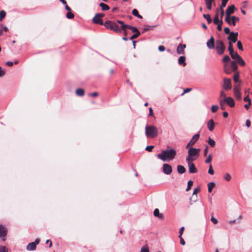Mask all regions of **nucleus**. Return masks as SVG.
<instances>
[{"mask_svg": "<svg viewBox=\"0 0 252 252\" xmlns=\"http://www.w3.org/2000/svg\"><path fill=\"white\" fill-rule=\"evenodd\" d=\"M118 20L115 21L109 20L106 21L105 22L104 26L106 27V28L116 33H120L123 32V34L125 36H126L127 31L126 30L127 29V27L122 28L121 24H120L119 23H118Z\"/></svg>", "mask_w": 252, "mask_h": 252, "instance_id": "f257e3e1", "label": "nucleus"}, {"mask_svg": "<svg viewBox=\"0 0 252 252\" xmlns=\"http://www.w3.org/2000/svg\"><path fill=\"white\" fill-rule=\"evenodd\" d=\"M176 152L174 149H166L161 152L157 157L163 161L172 160L176 155Z\"/></svg>", "mask_w": 252, "mask_h": 252, "instance_id": "f03ea898", "label": "nucleus"}, {"mask_svg": "<svg viewBox=\"0 0 252 252\" xmlns=\"http://www.w3.org/2000/svg\"><path fill=\"white\" fill-rule=\"evenodd\" d=\"M145 134L148 138H155L158 135V128L155 126L147 125L145 127Z\"/></svg>", "mask_w": 252, "mask_h": 252, "instance_id": "7ed1b4c3", "label": "nucleus"}, {"mask_svg": "<svg viewBox=\"0 0 252 252\" xmlns=\"http://www.w3.org/2000/svg\"><path fill=\"white\" fill-rule=\"evenodd\" d=\"M200 149L190 148L188 150V155L186 157V161H194L196 159L199 155Z\"/></svg>", "mask_w": 252, "mask_h": 252, "instance_id": "20e7f679", "label": "nucleus"}, {"mask_svg": "<svg viewBox=\"0 0 252 252\" xmlns=\"http://www.w3.org/2000/svg\"><path fill=\"white\" fill-rule=\"evenodd\" d=\"M216 49L217 53L220 55L223 54L225 49V47L223 42L221 40H217L216 41Z\"/></svg>", "mask_w": 252, "mask_h": 252, "instance_id": "39448f33", "label": "nucleus"}, {"mask_svg": "<svg viewBox=\"0 0 252 252\" xmlns=\"http://www.w3.org/2000/svg\"><path fill=\"white\" fill-rule=\"evenodd\" d=\"M238 17H225V21L230 26H234L237 22L239 21Z\"/></svg>", "mask_w": 252, "mask_h": 252, "instance_id": "423d86ee", "label": "nucleus"}, {"mask_svg": "<svg viewBox=\"0 0 252 252\" xmlns=\"http://www.w3.org/2000/svg\"><path fill=\"white\" fill-rule=\"evenodd\" d=\"M241 86L240 84H236L234 86V94L236 98L238 100H241L242 98L241 94L240 92Z\"/></svg>", "mask_w": 252, "mask_h": 252, "instance_id": "0eeeda50", "label": "nucleus"}, {"mask_svg": "<svg viewBox=\"0 0 252 252\" xmlns=\"http://www.w3.org/2000/svg\"><path fill=\"white\" fill-rule=\"evenodd\" d=\"M118 23H119L120 24H121V28H124V27H127V29H129L132 31L133 33L140 32L138 30L136 27H133L131 25L126 24L122 21H118Z\"/></svg>", "mask_w": 252, "mask_h": 252, "instance_id": "6e6552de", "label": "nucleus"}, {"mask_svg": "<svg viewBox=\"0 0 252 252\" xmlns=\"http://www.w3.org/2000/svg\"><path fill=\"white\" fill-rule=\"evenodd\" d=\"M40 242V240L38 238H36L34 242L29 243L26 247V249L28 251H34L36 250V245H38Z\"/></svg>", "mask_w": 252, "mask_h": 252, "instance_id": "1a4fd4ad", "label": "nucleus"}, {"mask_svg": "<svg viewBox=\"0 0 252 252\" xmlns=\"http://www.w3.org/2000/svg\"><path fill=\"white\" fill-rule=\"evenodd\" d=\"M162 172L166 175H170L172 172V166L167 163H164L162 165Z\"/></svg>", "mask_w": 252, "mask_h": 252, "instance_id": "9d476101", "label": "nucleus"}, {"mask_svg": "<svg viewBox=\"0 0 252 252\" xmlns=\"http://www.w3.org/2000/svg\"><path fill=\"white\" fill-rule=\"evenodd\" d=\"M7 233V230L6 227L2 224H0V237L3 241L5 240Z\"/></svg>", "mask_w": 252, "mask_h": 252, "instance_id": "9b49d317", "label": "nucleus"}, {"mask_svg": "<svg viewBox=\"0 0 252 252\" xmlns=\"http://www.w3.org/2000/svg\"><path fill=\"white\" fill-rule=\"evenodd\" d=\"M223 88L225 90H230L232 88L231 80L229 78H224L223 79Z\"/></svg>", "mask_w": 252, "mask_h": 252, "instance_id": "f8f14e48", "label": "nucleus"}, {"mask_svg": "<svg viewBox=\"0 0 252 252\" xmlns=\"http://www.w3.org/2000/svg\"><path fill=\"white\" fill-rule=\"evenodd\" d=\"M192 161H187L189 167V172L190 174L196 173L197 172L198 170L194 164L192 163Z\"/></svg>", "mask_w": 252, "mask_h": 252, "instance_id": "ddd939ff", "label": "nucleus"}, {"mask_svg": "<svg viewBox=\"0 0 252 252\" xmlns=\"http://www.w3.org/2000/svg\"><path fill=\"white\" fill-rule=\"evenodd\" d=\"M222 100L230 107H233L235 106L234 100L231 97H227L226 98H224Z\"/></svg>", "mask_w": 252, "mask_h": 252, "instance_id": "4468645a", "label": "nucleus"}, {"mask_svg": "<svg viewBox=\"0 0 252 252\" xmlns=\"http://www.w3.org/2000/svg\"><path fill=\"white\" fill-rule=\"evenodd\" d=\"M238 35V32H231L230 35L227 37V39L230 42L235 43L237 40V37Z\"/></svg>", "mask_w": 252, "mask_h": 252, "instance_id": "2eb2a0df", "label": "nucleus"}, {"mask_svg": "<svg viewBox=\"0 0 252 252\" xmlns=\"http://www.w3.org/2000/svg\"><path fill=\"white\" fill-rule=\"evenodd\" d=\"M228 0H222L220 8L218 9L215 16H219V12H220V16H224V11L223 8L225 7Z\"/></svg>", "mask_w": 252, "mask_h": 252, "instance_id": "dca6fc26", "label": "nucleus"}, {"mask_svg": "<svg viewBox=\"0 0 252 252\" xmlns=\"http://www.w3.org/2000/svg\"><path fill=\"white\" fill-rule=\"evenodd\" d=\"M186 48V45L180 43L177 48V53L179 55L184 54L185 49Z\"/></svg>", "mask_w": 252, "mask_h": 252, "instance_id": "f3484780", "label": "nucleus"}, {"mask_svg": "<svg viewBox=\"0 0 252 252\" xmlns=\"http://www.w3.org/2000/svg\"><path fill=\"white\" fill-rule=\"evenodd\" d=\"M200 136V131L195 134L191 138V139L188 143V145H193L198 140Z\"/></svg>", "mask_w": 252, "mask_h": 252, "instance_id": "a211bd4d", "label": "nucleus"}, {"mask_svg": "<svg viewBox=\"0 0 252 252\" xmlns=\"http://www.w3.org/2000/svg\"><path fill=\"white\" fill-rule=\"evenodd\" d=\"M102 17H94L92 19V21L95 24L104 26L105 23L103 22V20L101 18Z\"/></svg>", "mask_w": 252, "mask_h": 252, "instance_id": "6ab92c4d", "label": "nucleus"}, {"mask_svg": "<svg viewBox=\"0 0 252 252\" xmlns=\"http://www.w3.org/2000/svg\"><path fill=\"white\" fill-rule=\"evenodd\" d=\"M235 9L236 8L234 5H231L228 6L226 10L225 16H230L234 12Z\"/></svg>", "mask_w": 252, "mask_h": 252, "instance_id": "aec40b11", "label": "nucleus"}, {"mask_svg": "<svg viewBox=\"0 0 252 252\" xmlns=\"http://www.w3.org/2000/svg\"><path fill=\"white\" fill-rule=\"evenodd\" d=\"M207 46L209 49H212L214 48V38L213 36H211V38L207 42Z\"/></svg>", "mask_w": 252, "mask_h": 252, "instance_id": "412c9836", "label": "nucleus"}, {"mask_svg": "<svg viewBox=\"0 0 252 252\" xmlns=\"http://www.w3.org/2000/svg\"><path fill=\"white\" fill-rule=\"evenodd\" d=\"M244 101L245 102H248V103L247 104H246L244 105V107L246 109H248L249 108V107L252 104V102H251V99L249 98V95H247L246 96H245L244 99H243Z\"/></svg>", "mask_w": 252, "mask_h": 252, "instance_id": "4be33fe9", "label": "nucleus"}, {"mask_svg": "<svg viewBox=\"0 0 252 252\" xmlns=\"http://www.w3.org/2000/svg\"><path fill=\"white\" fill-rule=\"evenodd\" d=\"M215 123L213 119H210L207 123V127L208 129L212 131L214 129Z\"/></svg>", "mask_w": 252, "mask_h": 252, "instance_id": "5701e85b", "label": "nucleus"}, {"mask_svg": "<svg viewBox=\"0 0 252 252\" xmlns=\"http://www.w3.org/2000/svg\"><path fill=\"white\" fill-rule=\"evenodd\" d=\"M178 62L179 65L185 66L186 65V57L185 56L180 57L178 59Z\"/></svg>", "mask_w": 252, "mask_h": 252, "instance_id": "b1692460", "label": "nucleus"}, {"mask_svg": "<svg viewBox=\"0 0 252 252\" xmlns=\"http://www.w3.org/2000/svg\"><path fill=\"white\" fill-rule=\"evenodd\" d=\"M154 215L155 217H158L160 219H163L164 217L162 214L159 213V211L158 209H155L154 211Z\"/></svg>", "mask_w": 252, "mask_h": 252, "instance_id": "393cba45", "label": "nucleus"}, {"mask_svg": "<svg viewBox=\"0 0 252 252\" xmlns=\"http://www.w3.org/2000/svg\"><path fill=\"white\" fill-rule=\"evenodd\" d=\"M177 168L179 174H184L186 171L185 167L181 165H178Z\"/></svg>", "mask_w": 252, "mask_h": 252, "instance_id": "a878e982", "label": "nucleus"}, {"mask_svg": "<svg viewBox=\"0 0 252 252\" xmlns=\"http://www.w3.org/2000/svg\"><path fill=\"white\" fill-rule=\"evenodd\" d=\"M206 7L208 10H211L212 8V5L215 0H204Z\"/></svg>", "mask_w": 252, "mask_h": 252, "instance_id": "bb28decb", "label": "nucleus"}, {"mask_svg": "<svg viewBox=\"0 0 252 252\" xmlns=\"http://www.w3.org/2000/svg\"><path fill=\"white\" fill-rule=\"evenodd\" d=\"M214 19H213V22L215 25L219 24L220 23H222V17H220H220H214Z\"/></svg>", "mask_w": 252, "mask_h": 252, "instance_id": "cd10ccee", "label": "nucleus"}, {"mask_svg": "<svg viewBox=\"0 0 252 252\" xmlns=\"http://www.w3.org/2000/svg\"><path fill=\"white\" fill-rule=\"evenodd\" d=\"M76 94L78 96H83L84 95V90L82 89L79 88L76 90Z\"/></svg>", "mask_w": 252, "mask_h": 252, "instance_id": "c85d7f7f", "label": "nucleus"}, {"mask_svg": "<svg viewBox=\"0 0 252 252\" xmlns=\"http://www.w3.org/2000/svg\"><path fill=\"white\" fill-rule=\"evenodd\" d=\"M236 62L240 65H241V66L245 65V62H244V61L243 60V59L241 58V56L239 58H238L237 59H236Z\"/></svg>", "mask_w": 252, "mask_h": 252, "instance_id": "c756f323", "label": "nucleus"}, {"mask_svg": "<svg viewBox=\"0 0 252 252\" xmlns=\"http://www.w3.org/2000/svg\"><path fill=\"white\" fill-rule=\"evenodd\" d=\"M231 57V58L233 59L236 61V59H237L238 58L240 57V56L238 54L237 52H233L231 53V55H230Z\"/></svg>", "mask_w": 252, "mask_h": 252, "instance_id": "7c9ffc66", "label": "nucleus"}, {"mask_svg": "<svg viewBox=\"0 0 252 252\" xmlns=\"http://www.w3.org/2000/svg\"><path fill=\"white\" fill-rule=\"evenodd\" d=\"M230 66L233 71H236L238 69V66L236 63L234 61L231 62Z\"/></svg>", "mask_w": 252, "mask_h": 252, "instance_id": "2f4dec72", "label": "nucleus"}, {"mask_svg": "<svg viewBox=\"0 0 252 252\" xmlns=\"http://www.w3.org/2000/svg\"><path fill=\"white\" fill-rule=\"evenodd\" d=\"M215 186V184L214 182H210L208 184V191L211 192L213 188Z\"/></svg>", "mask_w": 252, "mask_h": 252, "instance_id": "473e14b6", "label": "nucleus"}, {"mask_svg": "<svg viewBox=\"0 0 252 252\" xmlns=\"http://www.w3.org/2000/svg\"><path fill=\"white\" fill-rule=\"evenodd\" d=\"M239 73L238 72H236L233 75L234 81L236 83L239 82Z\"/></svg>", "mask_w": 252, "mask_h": 252, "instance_id": "72a5a7b5", "label": "nucleus"}, {"mask_svg": "<svg viewBox=\"0 0 252 252\" xmlns=\"http://www.w3.org/2000/svg\"><path fill=\"white\" fill-rule=\"evenodd\" d=\"M208 143L211 147H214L216 144V142L212 139H211L210 137H209Z\"/></svg>", "mask_w": 252, "mask_h": 252, "instance_id": "f704fd0d", "label": "nucleus"}, {"mask_svg": "<svg viewBox=\"0 0 252 252\" xmlns=\"http://www.w3.org/2000/svg\"><path fill=\"white\" fill-rule=\"evenodd\" d=\"M99 5L103 10H107L109 9V7L104 3H100Z\"/></svg>", "mask_w": 252, "mask_h": 252, "instance_id": "c9c22d12", "label": "nucleus"}, {"mask_svg": "<svg viewBox=\"0 0 252 252\" xmlns=\"http://www.w3.org/2000/svg\"><path fill=\"white\" fill-rule=\"evenodd\" d=\"M228 44H229V46H228V50L229 51V54L231 55V53L233 52H234L233 48V46H232V43L230 41L228 42Z\"/></svg>", "mask_w": 252, "mask_h": 252, "instance_id": "e433bc0d", "label": "nucleus"}, {"mask_svg": "<svg viewBox=\"0 0 252 252\" xmlns=\"http://www.w3.org/2000/svg\"><path fill=\"white\" fill-rule=\"evenodd\" d=\"M212 159V155L211 154H209L207 158L205 160V162L206 163H210Z\"/></svg>", "mask_w": 252, "mask_h": 252, "instance_id": "4c0bfd02", "label": "nucleus"}, {"mask_svg": "<svg viewBox=\"0 0 252 252\" xmlns=\"http://www.w3.org/2000/svg\"><path fill=\"white\" fill-rule=\"evenodd\" d=\"M192 185H193V181H191V180L189 181L188 182V186H187V188L186 189V190L187 191L189 190L190 189Z\"/></svg>", "mask_w": 252, "mask_h": 252, "instance_id": "58836bf2", "label": "nucleus"}, {"mask_svg": "<svg viewBox=\"0 0 252 252\" xmlns=\"http://www.w3.org/2000/svg\"><path fill=\"white\" fill-rule=\"evenodd\" d=\"M140 252H149V248L146 246H143Z\"/></svg>", "mask_w": 252, "mask_h": 252, "instance_id": "ea45409f", "label": "nucleus"}, {"mask_svg": "<svg viewBox=\"0 0 252 252\" xmlns=\"http://www.w3.org/2000/svg\"><path fill=\"white\" fill-rule=\"evenodd\" d=\"M140 35V32L134 33V34L130 37V40L136 38Z\"/></svg>", "mask_w": 252, "mask_h": 252, "instance_id": "a19ab883", "label": "nucleus"}, {"mask_svg": "<svg viewBox=\"0 0 252 252\" xmlns=\"http://www.w3.org/2000/svg\"><path fill=\"white\" fill-rule=\"evenodd\" d=\"M218 108H219V107L218 105H212L211 107V111L212 112L215 113L217 111Z\"/></svg>", "mask_w": 252, "mask_h": 252, "instance_id": "79ce46f5", "label": "nucleus"}, {"mask_svg": "<svg viewBox=\"0 0 252 252\" xmlns=\"http://www.w3.org/2000/svg\"><path fill=\"white\" fill-rule=\"evenodd\" d=\"M237 45L238 48L240 50H241V51H243V45H242V43L240 41H238L237 42Z\"/></svg>", "mask_w": 252, "mask_h": 252, "instance_id": "37998d69", "label": "nucleus"}, {"mask_svg": "<svg viewBox=\"0 0 252 252\" xmlns=\"http://www.w3.org/2000/svg\"><path fill=\"white\" fill-rule=\"evenodd\" d=\"M230 60V58L227 55L225 56L222 59V62L224 63L228 62Z\"/></svg>", "mask_w": 252, "mask_h": 252, "instance_id": "c03bdc74", "label": "nucleus"}, {"mask_svg": "<svg viewBox=\"0 0 252 252\" xmlns=\"http://www.w3.org/2000/svg\"><path fill=\"white\" fill-rule=\"evenodd\" d=\"M208 173L211 175H213L214 174V170L213 169V167H212V166L211 164H210L209 166V168L208 170Z\"/></svg>", "mask_w": 252, "mask_h": 252, "instance_id": "a18cd8bd", "label": "nucleus"}, {"mask_svg": "<svg viewBox=\"0 0 252 252\" xmlns=\"http://www.w3.org/2000/svg\"><path fill=\"white\" fill-rule=\"evenodd\" d=\"M220 108L222 110L225 109V103L223 102V101L222 100L220 101Z\"/></svg>", "mask_w": 252, "mask_h": 252, "instance_id": "49530a36", "label": "nucleus"}, {"mask_svg": "<svg viewBox=\"0 0 252 252\" xmlns=\"http://www.w3.org/2000/svg\"><path fill=\"white\" fill-rule=\"evenodd\" d=\"M0 252H8V250L5 247L0 246Z\"/></svg>", "mask_w": 252, "mask_h": 252, "instance_id": "de8ad7c7", "label": "nucleus"}, {"mask_svg": "<svg viewBox=\"0 0 252 252\" xmlns=\"http://www.w3.org/2000/svg\"><path fill=\"white\" fill-rule=\"evenodd\" d=\"M154 146L153 145L148 146L145 148V150L149 152H151L152 151L153 149L154 148Z\"/></svg>", "mask_w": 252, "mask_h": 252, "instance_id": "09e8293b", "label": "nucleus"}, {"mask_svg": "<svg viewBox=\"0 0 252 252\" xmlns=\"http://www.w3.org/2000/svg\"><path fill=\"white\" fill-rule=\"evenodd\" d=\"M231 177L229 174H226L224 176L226 181H229L231 180Z\"/></svg>", "mask_w": 252, "mask_h": 252, "instance_id": "8fccbe9b", "label": "nucleus"}, {"mask_svg": "<svg viewBox=\"0 0 252 252\" xmlns=\"http://www.w3.org/2000/svg\"><path fill=\"white\" fill-rule=\"evenodd\" d=\"M208 149H209V147L208 146H207L205 147V148L204 149V152H203L204 156H205V157L207 156L208 152Z\"/></svg>", "mask_w": 252, "mask_h": 252, "instance_id": "3c124183", "label": "nucleus"}, {"mask_svg": "<svg viewBox=\"0 0 252 252\" xmlns=\"http://www.w3.org/2000/svg\"><path fill=\"white\" fill-rule=\"evenodd\" d=\"M132 13L134 16H141L139 14L138 11L136 9H133Z\"/></svg>", "mask_w": 252, "mask_h": 252, "instance_id": "603ef678", "label": "nucleus"}, {"mask_svg": "<svg viewBox=\"0 0 252 252\" xmlns=\"http://www.w3.org/2000/svg\"><path fill=\"white\" fill-rule=\"evenodd\" d=\"M224 32L226 34H229L231 32L229 28L226 27L224 29Z\"/></svg>", "mask_w": 252, "mask_h": 252, "instance_id": "864d4df0", "label": "nucleus"}, {"mask_svg": "<svg viewBox=\"0 0 252 252\" xmlns=\"http://www.w3.org/2000/svg\"><path fill=\"white\" fill-rule=\"evenodd\" d=\"M179 238L180 239V244L182 245H185L186 243H185V241H184V239L182 238V236H181V235H179Z\"/></svg>", "mask_w": 252, "mask_h": 252, "instance_id": "5fc2aeb1", "label": "nucleus"}, {"mask_svg": "<svg viewBox=\"0 0 252 252\" xmlns=\"http://www.w3.org/2000/svg\"><path fill=\"white\" fill-rule=\"evenodd\" d=\"M207 21V23L208 24H210L212 23V19L211 18V17H204Z\"/></svg>", "mask_w": 252, "mask_h": 252, "instance_id": "6e6d98bb", "label": "nucleus"}, {"mask_svg": "<svg viewBox=\"0 0 252 252\" xmlns=\"http://www.w3.org/2000/svg\"><path fill=\"white\" fill-rule=\"evenodd\" d=\"M211 220L214 224H217L218 222V220L213 217H211Z\"/></svg>", "mask_w": 252, "mask_h": 252, "instance_id": "4d7b16f0", "label": "nucleus"}, {"mask_svg": "<svg viewBox=\"0 0 252 252\" xmlns=\"http://www.w3.org/2000/svg\"><path fill=\"white\" fill-rule=\"evenodd\" d=\"M158 49L160 52H163V51H165V50L164 46H163L162 45L159 46Z\"/></svg>", "mask_w": 252, "mask_h": 252, "instance_id": "13d9d810", "label": "nucleus"}, {"mask_svg": "<svg viewBox=\"0 0 252 252\" xmlns=\"http://www.w3.org/2000/svg\"><path fill=\"white\" fill-rule=\"evenodd\" d=\"M0 28H1L2 30V31H4L5 32H7L8 31V28L4 26L2 24H0Z\"/></svg>", "mask_w": 252, "mask_h": 252, "instance_id": "bf43d9fd", "label": "nucleus"}, {"mask_svg": "<svg viewBox=\"0 0 252 252\" xmlns=\"http://www.w3.org/2000/svg\"><path fill=\"white\" fill-rule=\"evenodd\" d=\"M184 229H185V227L184 226H182L180 228V229L179 230V235H181V236H182V235L184 232Z\"/></svg>", "mask_w": 252, "mask_h": 252, "instance_id": "052dcab7", "label": "nucleus"}, {"mask_svg": "<svg viewBox=\"0 0 252 252\" xmlns=\"http://www.w3.org/2000/svg\"><path fill=\"white\" fill-rule=\"evenodd\" d=\"M220 96L223 97L224 98H225L227 97L225 93L223 91L220 92Z\"/></svg>", "mask_w": 252, "mask_h": 252, "instance_id": "680f3d73", "label": "nucleus"}, {"mask_svg": "<svg viewBox=\"0 0 252 252\" xmlns=\"http://www.w3.org/2000/svg\"><path fill=\"white\" fill-rule=\"evenodd\" d=\"M222 23H220L219 24L217 25V29L218 31H220L222 30Z\"/></svg>", "mask_w": 252, "mask_h": 252, "instance_id": "e2e57ef3", "label": "nucleus"}, {"mask_svg": "<svg viewBox=\"0 0 252 252\" xmlns=\"http://www.w3.org/2000/svg\"><path fill=\"white\" fill-rule=\"evenodd\" d=\"M200 189L199 188L194 189L193 192V195H196L197 192L199 191Z\"/></svg>", "mask_w": 252, "mask_h": 252, "instance_id": "0e129e2a", "label": "nucleus"}, {"mask_svg": "<svg viewBox=\"0 0 252 252\" xmlns=\"http://www.w3.org/2000/svg\"><path fill=\"white\" fill-rule=\"evenodd\" d=\"M98 94L97 92H94L93 93L89 94L90 96H94V97L97 96H98Z\"/></svg>", "mask_w": 252, "mask_h": 252, "instance_id": "69168bd1", "label": "nucleus"}, {"mask_svg": "<svg viewBox=\"0 0 252 252\" xmlns=\"http://www.w3.org/2000/svg\"><path fill=\"white\" fill-rule=\"evenodd\" d=\"M251 121L249 120H247L246 122V126L247 127H249L251 126Z\"/></svg>", "mask_w": 252, "mask_h": 252, "instance_id": "338daca9", "label": "nucleus"}, {"mask_svg": "<svg viewBox=\"0 0 252 252\" xmlns=\"http://www.w3.org/2000/svg\"><path fill=\"white\" fill-rule=\"evenodd\" d=\"M5 74V71L4 70H0V77H2Z\"/></svg>", "mask_w": 252, "mask_h": 252, "instance_id": "774afa93", "label": "nucleus"}]
</instances>
